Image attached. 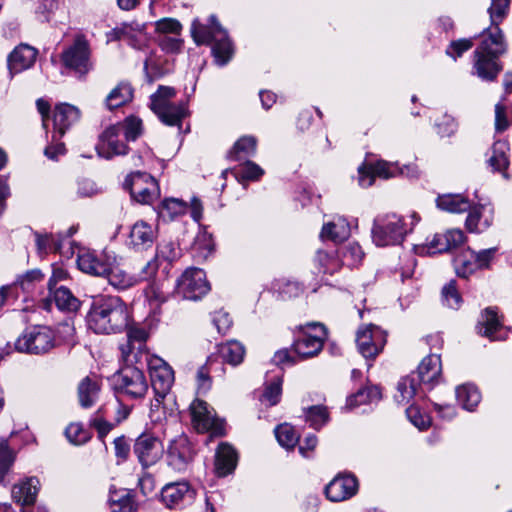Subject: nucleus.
Returning <instances> with one entry per match:
<instances>
[{"mask_svg":"<svg viewBox=\"0 0 512 512\" xmlns=\"http://www.w3.org/2000/svg\"><path fill=\"white\" fill-rule=\"evenodd\" d=\"M510 0H491L488 8L492 26L482 32V79L493 80L502 70L499 57L506 44L498 24L506 17Z\"/></svg>","mask_w":512,"mask_h":512,"instance_id":"f257e3e1","label":"nucleus"},{"mask_svg":"<svg viewBox=\"0 0 512 512\" xmlns=\"http://www.w3.org/2000/svg\"><path fill=\"white\" fill-rule=\"evenodd\" d=\"M127 305L116 296H99L93 299L87 315L90 329L97 334L120 331L128 324Z\"/></svg>","mask_w":512,"mask_h":512,"instance_id":"f03ea898","label":"nucleus"},{"mask_svg":"<svg viewBox=\"0 0 512 512\" xmlns=\"http://www.w3.org/2000/svg\"><path fill=\"white\" fill-rule=\"evenodd\" d=\"M176 90L170 86H159L151 96V109L159 119L169 126H180L187 114L183 103H172Z\"/></svg>","mask_w":512,"mask_h":512,"instance_id":"7ed1b4c3","label":"nucleus"},{"mask_svg":"<svg viewBox=\"0 0 512 512\" xmlns=\"http://www.w3.org/2000/svg\"><path fill=\"white\" fill-rule=\"evenodd\" d=\"M15 350L20 353L41 355L55 346L53 331L42 325L33 326L23 332L14 343Z\"/></svg>","mask_w":512,"mask_h":512,"instance_id":"20e7f679","label":"nucleus"},{"mask_svg":"<svg viewBox=\"0 0 512 512\" xmlns=\"http://www.w3.org/2000/svg\"><path fill=\"white\" fill-rule=\"evenodd\" d=\"M406 232L403 218L391 213L375 219L372 238L377 246L397 245L402 243Z\"/></svg>","mask_w":512,"mask_h":512,"instance_id":"39448f33","label":"nucleus"},{"mask_svg":"<svg viewBox=\"0 0 512 512\" xmlns=\"http://www.w3.org/2000/svg\"><path fill=\"white\" fill-rule=\"evenodd\" d=\"M301 335L292 345L293 351L302 359L314 357L323 349L327 338V331L323 324L318 322L307 323L300 327Z\"/></svg>","mask_w":512,"mask_h":512,"instance_id":"423d86ee","label":"nucleus"},{"mask_svg":"<svg viewBox=\"0 0 512 512\" xmlns=\"http://www.w3.org/2000/svg\"><path fill=\"white\" fill-rule=\"evenodd\" d=\"M63 65L80 75L87 74L92 69L91 48L84 35H77L73 43L61 54Z\"/></svg>","mask_w":512,"mask_h":512,"instance_id":"0eeeda50","label":"nucleus"},{"mask_svg":"<svg viewBox=\"0 0 512 512\" xmlns=\"http://www.w3.org/2000/svg\"><path fill=\"white\" fill-rule=\"evenodd\" d=\"M114 385L119 393L132 399H141L148 391V382L143 371L131 365L118 372Z\"/></svg>","mask_w":512,"mask_h":512,"instance_id":"6e6552de","label":"nucleus"},{"mask_svg":"<svg viewBox=\"0 0 512 512\" xmlns=\"http://www.w3.org/2000/svg\"><path fill=\"white\" fill-rule=\"evenodd\" d=\"M124 186L139 203L150 204L159 196L156 180L147 173L134 172L125 180Z\"/></svg>","mask_w":512,"mask_h":512,"instance_id":"1a4fd4ad","label":"nucleus"},{"mask_svg":"<svg viewBox=\"0 0 512 512\" xmlns=\"http://www.w3.org/2000/svg\"><path fill=\"white\" fill-rule=\"evenodd\" d=\"M356 344L363 357L374 359L386 344V334L376 325H363L357 330Z\"/></svg>","mask_w":512,"mask_h":512,"instance_id":"9d476101","label":"nucleus"},{"mask_svg":"<svg viewBox=\"0 0 512 512\" xmlns=\"http://www.w3.org/2000/svg\"><path fill=\"white\" fill-rule=\"evenodd\" d=\"M210 290L205 272L199 268H189L177 281V292L188 300H197Z\"/></svg>","mask_w":512,"mask_h":512,"instance_id":"9b49d317","label":"nucleus"},{"mask_svg":"<svg viewBox=\"0 0 512 512\" xmlns=\"http://www.w3.org/2000/svg\"><path fill=\"white\" fill-rule=\"evenodd\" d=\"M96 150L98 155L105 159L125 155L128 146L122 139L121 126L114 124L106 128L99 137Z\"/></svg>","mask_w":512,"mask_h":512,"instance_id":"f8f14e48","label":"nucleus"},{"mask_svg":"<svg viewBox=\"0 0 512 512\" xmlns=\"http://www.w3.org/2000/svg\"><path fill=\"white\" fill-rule=\"evenodd\" d=\"M134 453L141 465L147 468L156 464L162 458L164 447L158 438L143 434L136 439Z\"/></svg>","mask_w":512,"mask_h":512,"instance_id":"ddd939ff","label":"nucleus"},{"mask_svg":"<svg viewBox=\"0 0 512 512\" xmlns=\"http://www.w3.org/2000/svg\"><path fill=\"white\" fill-rule=\"evenodd\" d=\"M151 385L157 397L164 398L174 383L172 368L162 359L154 358L149 363Z\"/></svg>","mask_w":512,"mask_h":512,"instance_id":"4468645a","label":"nucleus"},{"mask_svg":"<svg viewBox=\"0 0 512 512\" xmlns=\"http://www.w3.org/2000/svg\"><path fill=\"white\" fill-rule=\"evenodd\" d=\"M509 329L504 325V317L495 307H488L482 312V337L489 341L507 339Z\"/></svg>","mask_w":512,"mask_h":512,"instance_id":"2eb2a0df","label":"nucleus"},{"mask_svg":"<svg viewBox=\"0 0 512 512\" xmlns=\"http://www.w3.org/2000/svg\"><path fill=\"white\" fill-rule=\"evenodd\" d=\"M126 327H128L127 341L120 346L121 357L126 363L137 362L138 355L142 354L145 348L148 333L145 328L137 325Z\"/></svg>","mask_w":512,"mask_h":512,"instance_id":"dca6fc26","label":"nucleus"},{"mask_svg":"<svg viewBox=\"0 0 512 512\" xmlns=\"http://www.w3.org/2000/svg\"><path fill=\"white\" fill-rule=\"evenodd\" d=\"M193 427L200 433L212 430L215 434L222 435V428L208 408V404L200 399H195L189 407Z\"/></svg>","mask_w":512,"mask_h":512,"instance_id":"f3484780","label":"nucleus"},{"mask_svg":"<svg viewBox=\"0 0 512 512\" xmlns=\"http://www.w3.org/2000/svg\"><path fill=\"white\" fill-rule=\"evenodd\" d=\"M358 480L353 475H338L325 488L327 498L341 502L353 497L358 491Z\"/></svg>","mask_w":512,"mask_h":512,"instance_id":"a211bd4d","label":"nucleus"},{"mask_svg":"<svg viewBox=\"0 0 512 512\" xmlns=\"http://www.w3.org/2000/svg\"><path fill=\"white\" fill-rule=\"evenodd\" d=\"M358 172L359 184L363 187H370L374 183L375 177L389 179L396 176L398 167L394 163L380 160L360 166Z\"/></svg>","mask_w":512,"mask_h":512,"instance_id":"6ab92c4d","label":"nucleus"},{"mask_svg":"<svg viewBox=\"0 0 512 512\" xmlns=\"http://www.w3.org/2000/svg\"><path fill=\"white\" fill-rule=\"evenodd\" d=\"M38 50L28 44H19L8 55L7 66L10 74L20 73L31 68L37 58Z\"/></svg>","mask_w":512,"mask_h":512,"instance_id":"aec40b11","label":"nucleus"},{"mask_svg":"<svg viewBox=\"0 0 512 512\" xmlns=\"http://www.w3.org/2000/svg\"><path fill=\"white\" fill-rule=\"evenodd\" d=\"M79 119L80 111L77 107L67 103L56 105L53 113L55 134L61 138Z\"/></svg>","mask_w":512,"mask_h":512,"instance_id":"412c9836","label":"nucleus"},{"mask_svg":"<svg viewBox=\"0 0 512 512\" xmlns=\"http://www.w3.org/2000/svg\"><path fill=\"white\" fill-rule=\"evenodd\" d=\"M194 494V490L187 482H175L162 488L161 499L168 508H173L185 500H192Z\"/></svg>","mask_w":512,"mask_h":512,"instance_id":"4be33fe9","label":"nucleus"},{"mask_svg":"<svg viewBox=\"0 0 512 512\" xmlns=\"http://www.w3.org/2000/svg\"><path fill=\"white\" fill-rule=\"evenodd\" d=\"M155 237V231L152 226L140 220L130 230L129 245L135 250H143L152 246Z\"/></svg>","mask_w":512,"mask_h":512,"instance_id":"5701e85b","label":"nucleus"},{"mask_svg":"<svg viewBox=\"0 0 512 512\" xmlns=\"http://www.w3.org/2000/svg\"><path fill=\"white\" fill-rule=\"evenodd\" d=\"M441 372V359L436 354L426 356L418 366L419 380L423 384L435 385L440 380Z\"/></svg>","mask_w":512,"mask_h":512,"instance_id":"b1692460","label":"nucleus"},{"mask_svg":"<svg viewBox=\"0 0 512 512\" xmlns=\"http://www.w3.org/2000/svg\"><path fill=\"white\" fill-rule=\"evenodd\" d=\"M237 460V453L231 445L226 443L220 444L215 458L216 474L220 477L228 475L235 469Z\"/></svg>","mask_w":512,"mask_h":512,"instance_id":"393cba45","label":"nucleus"},{"mask_svg":"<svg viewBox=\"0 0 512 512\" xmlns=\"http://www.w3.org/2000/svg\"><path fill=\"white\" fill-rule=\"evenodd\" d=\"M39 485V480L35 477H31L17 485H14L12 489V497L17 503L23 506L33 505L36 501Z\"/></svg>","mask_w":512,"mask_h":512,"instance_id":"a878e982","label":"nucleus"},{"mask_svg":"<svg viewBox=\"0 0 512 512\" xmlns=\"http://www.w3.org/2000/svg\"><path fill=\"white\" fill-rule=\"evenodd\" d=\"M458 276L468 278L480 268V254L467 248L463 249L454 260Z\"/></svg>","mask_w":512,"mask_h":512,"instance_id":"bb28decb","label":"nucleus"},{"mask_svg":"<svg viewBox=\"0 0 512 512\" xmlns=\"http://www.w3.org/2000/svg\"><path fill=\"white\" fill-rule=\"evenodd\" d=\"M463 241V233L452 229L443 233H436L429 243L434 252L443 253L457 247Z\"/></svg>","mask_w":512,"mask_h":512,"instance_id":"cd10ccee","label":"nucleus"},{"mask_svg":"<svg viewBox=\"0 0 512 512\" xmlns=\"http://www.w3.org/2000/svg\"><path fill=\"white\" fill-rule=\"evenodd\" d=\"M100 383L89 376L83 378L78 385V400L83 408L92 407L98 400Z\"/></svg>","mask_w":512,"mask_h":512,"instance_id":"c85d7f7f","label":"nucleus"},{"mask_svg":"<svg viewBox=\"0 0 512 512\" xmlns=\"http://www.w3.org/2000/svg\"><path fill=\"white\" fill-rule=\"evenodd\" d=\"M257 149V139L254 136L245 135L239 138L227 152V158L239 161L254 156Z\"/></svg>","mask_w":512,"mask_h":512,"instance_id":"c756f323","label":"nucleus"},{"mask_svg":"<svg viewBox=\"0 0 512 512\" xmlns=\"http://www.w3.org/2000/svg\"><path fill=\"white\" fill-rule=\"evenodd\" d=\"M216 32H218L219 36L214 40L212 53L217 64L225 65L232 58L234 52L233 47L229 38L227 37L226 31L223 30L221 26H217Z\"/></svg>","mask_w":512,"mask_h":512,"instance_id":"7c9ffc66","label":"nucleus"},{"mask_svg":"<svg viewBox=\"0 0 512 512\" xmlns=\"http://www.w3.org/2000/svg\"><path fill=\"white\" fill-rule=\"evenodd\" d=\"M456 398L463 409L473 412L480 403V392L477 385L465 383L456 388Z\"/></svg>","mask_w":512,"mask_h":512,"instance_id":"2f4dec72","label":"nucleus"},{"mask_svg":"<svg viewBox=\"0 0 512 512\" xmlns=\"http://www.w3.org/2000/svg\"><path fill=\"white\" fill-rule=\"evenodd\" d=\"M509 145L505 141H497L492 148V155L488 159V164L493 171L502 173L507 178L506 169L509 165L508 153Z\"/></svg>","mask_w":512,"mask_h":512,"instance_id":"473e14b6","label":"nucleus"},{"mask_svg":"<svg viewBox=\"0 0 512 512\" xmlns=\"http://www.w3.org/2000/svg\"><path fill=\"white\" fill-rule=\"evenodd\" d=\"M217 26H220L219 23L215 21V18L211 17V25H203L199 22H193L191 27V34L193 40L197 45H208L214 42V40L219 36L217 31Z\"/></svg>","mask_w":512,"mask_h":512,"instance_id":"72a5a7b5","label":"nucleus"},{"mask_svg":"<svg viewBox=\"0 0 512 512\" xmlns=\"http://www.w3.org/2000/svg\"><path fill=\"white\" fill-rule=\"evenodd\" d=\"M218 352L222 360L232 366L242 363L245 356V347L236 340L227 341L219 346Z\"/></svg>","mask_w":512,"mask_h":512,"instance_id":"f704fd0d","label":"nucleus"},{"mask_svg":"<svg viewBox=\"0 0 512 512\" xmlns=\"http://www.w3.org/2000/svg\"><path fill=\"white\" fill-rule=\"evenodd\" d=\"M437 206L445 211L452 213H461L470 209V202L460 194H444L438 196Z\"/></svg>","mask_w":512,"mask_h":512,"instance_id":"c9c22d12","label":"nucleus"},{"mask_svg":"<svg viewBox=\"0 0 512 512\" xmlns=\"http://www.w3.org/2000/svg\"><path fill=\"white\" fill-rule=\"evenodd\" d=\"M111 512H137V506L127 490L111 491L109 495Z\"/></svg>","mask_w":512,"mask_h":512,"instance_id":"e433bc0d","label":"nucleus"},{"mask_svg":"<svg viewBox=\"0 0 512 512\" xmlns=\"http://www.w3.org/2000/svg\"><path fill=\"white\" fill-rule=\"evenodd\" d=\"M108 282L115 288L124 290L134 286L137 283L136 276L130 275L127 271L119 266L108 267L104 274Z\"/></svg>","mask_w":512,"mask_h":512,"instance_id":"4c0bfd02","label":"nucleus"},{"mask_svg":"<svg viewBox=\"0 0 512 512\" xmlns=\"http://www.w3.org/2000/svg\"><path fill=\"white\" fill-rule=\"evenodd\" d=\"M350 235V225L344 218L325 224L321 236L335 242H342Z\"/></svg>","mask_w":512,"mask_h":512,"instance_id":"58836bf2","label":"nucleus"},{"mask_svg":"<svg viewBox=\"0 0 512 512\" xmlns=\"http://www.w3.org/2000/svg\"><path fill=\"white\" fill-rule=\"evenodd\" d=\"M133 98V89L127 83H120L115 87L106 98V106L109 110L121 107L131 101Z\"/></svg>","mask_w":512,"mask_h":512,"instance_id":"ea45409f","label":"nucleus"},{"mask_svg":"<svg viewBox=\"0 0 512 512\" xmlns=\"http://www.w3.org/2000/svg\"><path fill=\"white\" fill-rule=\"evenodd\" d=\"M78 267L85 273L103 276L107 272V265L102 263L97 257L89 252L82 253L78 256Z\"/></svg>","mask_w":512,"mask_h":512,"instance_id":"a19ab883","label":"nucleus"},{"mask_svg":"<svg viewBox=\"0 0 512 512\" xmlns=\"http://www.w3.org/2000/svg\"><path fill=\"white\" fill-rule=\"evenodd\" d=\"M418 386V382L413 377L401 378L397 384V394L395 395L397 402L408 404L415 397Z\"/></svg>","mask_w":512,"mask_h":512,"instance_id":"79ce46f5","label":"nucleus"},{"mask_svg":"<svg viewBox=\"0 0 512 512\" xmlns=\"http://www.w3.org/2000/svg\"><path fill=\"white\" fill-rule=\"evenodd\" d=\"M51 292H53L55 304L59 309L67 311H76L78 309L79 301L68 288L60 286Z\"/></svg>","mask_w":512,"mask_h":512,"instance_id":"37998d69","label":"nucleus"},{"mask_svg":"<svg viewBox=\"0 0 512 512\" xmlns=\"http://www.w3.org/2000/svg\"><path fill=\"white\" fill-rule=\"evenodd\" d=\"M192 460V455L187 447L181 450L178 446H171L168 451V464L177 471H183Z\"/></svg>","mask_w":512,"mask_h":512,"instance_id":"c03bdc74","label":"nucleus"},{"mask_svg":"<svg viewBox=\"0 0 512 512\" xmlns=\"http://www.w3.org/2000/svg\"><path fill=\"white\" fill-rule=\"evenodd\" d=\"M306 421L316 430L329 421V411L324 405H314L305 410Z\"/></svg>","mask_w":512,"mask_h":512,"instance_id":"a18cd8bd","label":"nucleus"},{"mask_svg":"<svg viewBox=\"0 0 512 512\" xmlns=\"http://www.w3.org/2000/svg\"><path fill=\"white\" fill-rule=\"evenodd\" d=\"M275 435L279 444L286 449H293L299 441V435L294 427L286 423L275 429Z\"/></svg>","mask_w":512,"mask_h":512,"instance_id":"49530a36","label":"nucleus"},{"mask_svg":"<svg viewBox=\"0 0 512 512\" xmlns=\"http://www.w3.org/2000/svg\"><path fill=\"white\" fill-rule=\"evenodd\" d=\"M381 399L380 390L377 387H367L359 390L355 395L347 400V406L352 408L357 405L365 404Z\"/></svg>","mask_w":512,"mask_h":512,"instance_id":"de8ad7c7","label":"nucleus"},{"mask_svg":"<svg viewBox=\"0 0 512 512\" xmlns=\"http://www.w3.org/2000/svg\"><path fill=\"white\" fill-rule=\"evenodd\" d=\"M116 125L121 126V133L126 141H135L142 133V121L135 116H129Z\"/></svg>","mask_w":512,"mask_h":512,"instance_id":"09e8293b","label":"nucleus"},{"mask_svg":"<svg viewBox=\"0 0 512 512\" xmlns=\"http://www.w3.org/2000/svg\"><path fill=\"white\" fill-rule=\"evenodd\" d=\"M441 298L444 305L457 309L461 303V295L458 291L456 281L450 280L442 287Z\"/></svg>","mask_w":512,"mask_h":512,"instance_id":"8fccbe9b","label":"nucleus"},{"mask_svg":"<svg viewBox=\"0 0 512 512\" xmlns=\"http://www.w3.org/2000/svg\"><path fill=\"white\" fill-rule=\"evenodd\" d=\"M65 435L71 443L76 445L84 444L91 438L90 432L84 429L81 423L69 424L65 430Z\"/></svg>","mask_w":512,"mask_h":512,"instance_id":"3c124183","label":"nucleus"},{"mask_svg":"<svg viewBox=\"0 0 512 512\" xmlns=\"http://www.w3.org/2000/svg\"><path fill=\"white\" fill-rule=\"evenodd\" d=\"M186 207V204L180 199H165L161 204L160 212L163 216L173 219L178 215L184 214Z\"/></svg>","mask_w":512,"mask_h":512,"instance_id":"603ef678","label":"nucleus"},{"mask_svg":"<svg viewBox=\"0 0 512 512\" xmlns=\"http://www.w3.org/2000/svg\"><path fill=\"white\" fill-rule=\"evenodd\" d=\"M180 250L177 244L173 241H162L157 246L156 257L162 260L172 262L178 259Z\"/></svg>","mask_w":512,"mask_h":512,"instance_id":"864d4df0","label":"nucleus"},{"mask_svg":"<svg viewBox=\"0 0 512 512\" xmlns=\"http://www.w3.org/2000/svg\"><path fill=\"white\" fill-rule=\"evenodd\" d=\"M213 250L211 239L205 233L199 234L192 245L194 255L200 259H206Z\"/></svg>","mask_w":512,"mask_h":512,"instance_id":"5fc2aeb1","label":"nucleus"},{"mask_svg":"<svg viewBox=\"0 0 512 512\" xmlns=\"http://www.w3.org/2000/svg\"><path fill=\"white\" fill-rule=\"evenodd\" d=\"M15 460L14 452L9 448L7 441L0 442V481L3 480L5 474L9 471Z\"/></svg>","mask_w":512,"mask_h":512,"instance_id":"6e6d98bb","label":"nucleus"},{"mask_svg":"<svg viewBox=\"0 0 512 512\" xmlns=\"http://www.w3.org/2000/svg\"><path fill=\"white\" fill-rule=\"evenodd\" d=\"M102 409H99L94 416L90 419V426L93 427L98 434V438L103 441V439L109 434V432L113 429L114 425L108 421H106L101 416Z\"/></svg>","mask_w":512,"mask_h":512,"instance_id":"4d7b16f0","label":"nucleus"},{"mask_svg":"<svg viewBox=\"0 0 512 512\" xmlns=\"http://www.w3.org/2000/svg\"><path fill=\"white\" fill-rule=\"evenodd\" d=\"M281 385L282 381L280 379H276L267 385L262 395V401H266L270 406L276 405L280 400Z\"/></svg>","mask_w":512,"mask_h":512,"instance_id":"13d9d810","label":"nucleus"},{"mask_svg":"<svg viewBox=\"0 0 512 512\" xmlns=\"http://www.w3.org/2000/svg\"><path fill=\"white\" fill-rule=\"evenodd\" d=\"M156 31L162 34L179 35L182 25L179 21L172 18H163L155 23Z\"/></svg>","mask_w":512,"mask_h":512,"instance_id":"bf43d9fd","label":"nucleus"},{"mask_svg":"<svg viewBox=\"0 0 512 512\" xmlns=\"http://www.w3.org/2000/svg\"><path fill=\"white\" fill-rule=\"evenodd\" d=\"M264 174V170L255 162L246 161L239 170V175L243 179L256 181Z\"/></svg>","mask_w":512,"mask_h":512,"instance_id":"052dcab7","label":"nucleus"},{"mask_svg":"<svg viewBox=\"0 0 512 512\" xmlns=\"http://www.w3.org/2000/svg\"><path fill=\"white\" fill-rule=\"evenodd\" d=\"M145 295L149 302L154 305H159L166 301V294L161 286L154 281L145 289Z\"/></svg>","mask_w":512,"mask_h":512,"instance_id":"680f3d73","label":"nucleus"},{"mask_svg":"<svg viewBox=\"0 0 512 512\" xmlns=\"http://www.w3.org/2000/svg\"><path fill=\"white\" fill-rule=\"evenodd\" d=\"M406 415L410 419V421L421 430L428 428L430 425L429 418L422 415L418 407L414 405H410L406 409Z\"/></svg>","mask_w":512,"mask_h":512,"instance_id":"e2e57ef3","label":"nucleus"},{"mask_svg":"<svg viewBox=\"0 0 512 512\" xmlns=\"http://www.w3.org/2000/svg\"><path fill=\"white\" fill-rule=\"evenodd\" d=\"M175 36L164 35L159 39V45L163 51L168 53H177L182 49V39Z\"/></svg>","mask_w":512,"mask_h":512,"instance_id":"0e129e2a","label":"nucleus"},{"mask_svg":"<svg viewBox=\"0 0 512 512\" xmlns=\"http://www.w3.org/2000/svg\"><path fill=\"white\" fill-rule=\"evenodd\" d=\"M473 46L472 39H460L451 42L447 49V54L453 58L460 57L465 51H468Z\"/></svg>","mask_w":512,"mask_h":512,"instance_id":"69168bd1","label":"nucleus"},{"mask_svg":"<svg viewBox=\"0 0 512 512\" xmlns=\"http://www.w3.org/2000/svg\"><path fill=\"white\" fill-rule=\"evenodd\" d=\"M509 126L507 119V107L503 102H498L495 105V129L498 132L506 130Z\"/></svg>","mask_w":512,"mask_h":512,"instance_id":"338daca9","label":"nucleus"},{"mask_svg":"<svg viewBox=\"0 0 512 512\" xmlns=\"http://www.w3.org/2000/svg\"><path fill=\"white\" fill-rule=\"evenodd\" d=\"M115 455L121 461H125L130 453V445L125 436H119L114 439Z\"/></svg>","mask_w":512,"mask_h":512,"instance_id":"774afa93","label":"nucleus"}]
</instances>
